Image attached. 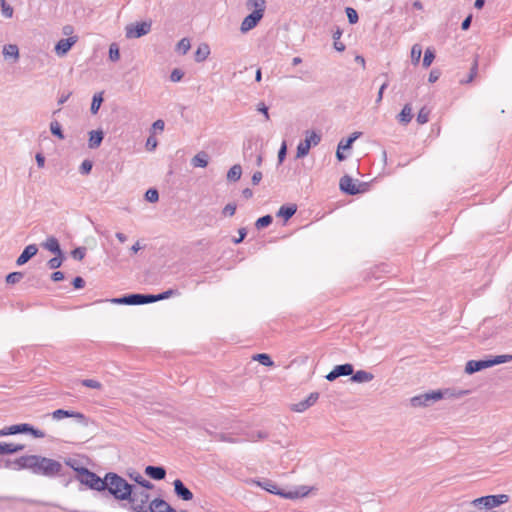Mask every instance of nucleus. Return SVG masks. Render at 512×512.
<instances>
[{"label": "nucleus", "mask_w": 512, "mask_h": 512, "mask_svg": "<svg viewBox=\"0 0 512 512\" xmlns=\"http://www.w3.org/2000/svg\"><path fill=\"white\" fill-rule=\"evenodd\" d=\"M5 466L13 470L27 469L37 475L53 477L62 470V464L54 459L39 455L21 456L14 461H6Z\"/></svg>", "instance_id": "1"}, {"label": "nucleus", "mask_w": 512, "mask_h": 512, "mask_svg": "<svg viewBox=\"0 0 512 512\" xmlns=\"http://www.w3.org/2000/svg\"><path fill=\"white\" fill-rule=\"evenodd\" d=\"M132 487L133 485L117 473L108 472L105 474L104 491L107 490L118 501H126L131 496Z\"/></svg>", "instance_id": "2"}, {"label": "nucleus", "mask_w": 512, "mask_h": 512, "mask_svg": "<svg viewBox=\"0 0 512 512\" xmlns=\"http://www.w3.org/2000/svg\"><path fill=\"white\" fill-rule=\"evenodd\" d=\"M248 9H253V12L247 15L240 26L242 33H246L257 26L259 21L263 18L266 8L265 0H248L246 2Z\"/></svg>", "instance_id": "3"}, {"label": "nucleus", "mask_w": 512, "mask_h": 512, "mask_svg": "<svg viewBox=\"0 0 512 512\" xmlns=\"http://www.w3.org/2000/svg\"><path fill=\"white\" fill-rule=\"evenodd\" d=\"M126 501L130 504L132 512H149L152 507L149 492L135 486L132 487L131 496Z\"/></svg>", "instance_id": "4"}, {"label": "nucleus", "mask_w": 512, "mask_h": 512, "mask_svg": "<svg viewBox=\"0 0 512 512\" xmlns=\"http://www.w3.org/2000/svg\"><path fill=\"white\" fill-rule=\"evenodd\" d=\"M512 361V355L511 354H505V355H497L494 357H491L489 359L484 360H470L466 363L465 366V372L467 374H473L475 372L481 371L483 369L511 362Z\"/></svg>", "instance_id": "5"}, {"label": "nucleus", "mask_w": 512, "mask_h": 512, "mask_svg": "<svg viewBox=\"0 0 512 512\" xmlns=\"http://www.w3.org/2000/svg\"><path fill=\"white\" fill-rule=\"evenodd\" d=\"M253 483H255L257 486L263 488L264 490H266L272 494L281 495L287 499H294V498L306 496L310 491V489L307 486H301L296 491H289L287 493H284V492L278 490L277 486L270 480L253 481Z\"/></svg>", "instance_id": "6"}, {"label": "nucleus", "mask_w": 512, "mask_h": 512, "mask_svg": "<svg viewBox=\"0 0 512 512\" xmlns=\"http://www.w3.org/2000/svg\"><path fill=\"white\" fill-rule=\"evenodd\" d=\"M76 479L92 490L102 492L105 486V477L100 478L96 473L86 469L80 471V475H76Z\"/></svg>", "instance_id": "7"}, {"label": "nucleus", "mask_w": 512, "mask_h": 512, "mask_svg": "<svg viewBox=\"0 0 512 512\" xmlns=\"http://www.w3.org/2000/svg\"><path fill=\"white\" fill-rule=\"evenodd\" d=\"M448 393H449L448 390H446L445 392H442L441 390L430 391V392L412 397L410 399V404L412 407H415V408L427 407V406L431 405L432 403L441 400Z\"/></svg>", "instance_id": "8"}, {"label": "nucleus", "mask_w": 512, "mask_h": 512, "mask_svg": "<svg viewBox=\"0 0 512 512\" xmlns=\"http://www.w3.org/2000/svg\"><path fill=\"white\" fill-rule=\"evenodd\" d=\"M508 500L509 497L506 494L488 495L473 500L472 504L476 507L483 506L487 509H491L508 502Z\"/></svg>", "instance_id": "9"}, {"label": "nucleus", "mask_w": 512, "mask_h": 512, "mask_svg": "<svg viewBox=\"0 0 512 512\" xmlns=\"http://www.w3.org/2000/svg\"><path fill=\"white\" fill-rule=\"evenodd\" d=\"M321 140V136L314 131L307 132L305 139L300 141L297 146V157H305L312 146L317 145Z\"/></svg>", "instance_id": "10"}, {"label": "nucleus", "mask_w": 512, "mask_h": 512, "mask_svg": "<svg viewBox=\"0 0 512 512\" xmlns=\"http://www.w3.org/2000/svg\"><path fill=\"white\" fill-rule=\"evenodd\" d=\"M151 30L150 22H137L126 26V37L129 39L140 38L148 34Z\"/></svg>", "instance_id": "11"}, {"label": "nucleus", "mask_w": 512, "mask_h": 512, "mask_svg": "<svg viewBox=\"0 0 512 512\" xmlns=\"http://www.w3.org/2000/svg\"><path fill=\"white\" fill-rule=\"evenodd\" d=\"M353 371H354V369H353L352 364L346 363V364L337 365L334 367V369L332 371H330L326 375V379L328 381H334L340 376H349V375L352 376Z\"/></svg>", "instance_id": "12"}, {"label": "nucleus", "mask_w": 512, "mask_h": 512, "mask_svg": "<svg viewBox=\"0 0 512 512\" xmlns=\"http://www.w3.org/2000/svg\"><path fill=\"white\" fill-rule=\"evenodd\" d=\"M78 41L77 36H70L68 38L61 39L55 45V53L58 56H64L68 53V51L75 45Z\"/></svg>", "instance_id": "13"}, {"label": "nucleus", "mask_w": 512, "mask_h": 512, "mask_svg": "<svg viewBox=\"0 0 512 512\" xmlns=\"http://www.w3.org/2000/svg\"><path fill=\"white\" fill-rule=\"evenodd\" d=\"M318 398H319V393L318 392H312V393H310V395L306 399H304V400H302V401H300L298 403L293 404L291 406V409L293 411L299 412V413L304 412L308 408L313 406L317 402Z\"/></svg>", "instance_id": "14"}, {"label": "nucleus", "mask_w": 512, "mask_h": 512, "mask_svg": "<svg viewBox=\"0 0 512 512\" xmlns=\"http://www.w3.org/2000/svg\"><path fill=\"white\" fill-rule=\"evenodd\" d=\"M361 135L360 132H354L347 139H342L338 144V149L336 152L337 160H344L345 155L343 154L344 150H348L351 148L353 142Z\"/></svg>", "instance_id": "15"}, {"label": "nucleus", "mask_w": 512, "mask_h": 512, "mask_svg": "<svg viewBox=\"0 0 512 512\" xmlns=\"http://www.w3.org/2000/svg\"><path fill=\"white\" fill-rule=\"evenodd\" d=\"M174 492L178 498L184 501H190L193 499V493L184 485L180 479H176L173 482Z\"/></svg>", "instance_id": "16"}, {"label": "nucleus", "mask_w": 512, "mask_h": 512, "mask_svg": "<svg viewBox=\"0 0 512 512\" xmlns=\"http://www.w3.org/2000/svg\"><path fill=\"white\" fill-rule=\"evenodd\" d=\"M144 294H130L121 298H114L111 301L117 304L141 305L144 304Z\"/></svg>", "instance_id": "17"}, {"label": "nucleus", "mask_w": 512, "mask_h": 512, "mask_svg": "<svg viewBox=\"0 0 512 512\" xmlns=\"http://www.w3.org/2000/svg\"><path fill=\"white\" fill-rule=\"evenodd\" d=\"M339 186L341 191L349 194V195H355L359 193V188L357 187L356 183L353 181V179L345 175L340 179Z\"/></svg>", "instance_id": "18"}, {"label": "nucleus", "mask_w": 512, "mask_h": 512, "mask_svg": "<svg viewBox=\"0 0 512 512\" xmlns=\"http://www.w3.org/2000/svg\"><path fill=\"white\" fill-rule=\"evenodd\" d=\"M52 417L55 420H61V419L66 418V417L67 418H75L79 422H83L85 420V416L82 413L76 412V411L64 410V409H57V410H55L52 413Z\"/></svg>", "instance_id": "19"}, {"label": "nucleus", "mask_w": 512, "mask_h": 512, "mask_svg": "<svg viewBox=\"0 0 512 512\" xmlns=\"http://www.w3.org/2000/svg\"><path fill=\"white\" fill-rule=\"evenodd\" d=\"M28 430H30V424L23 423V424H16L8 427H4L0 429V437L8 436V435H15L18 433H27Z\"/></svg>", "instance_id": "20"}, {"label": "nucleus", "mask_w": 512, "mask_h": 512, "mask_svg": "<svg viewBox=\"0 0 512 512\" xmlns=\"http://www.w3.org/2000/svg\"><path fill=\"white\" fill-rule=\"evenodd\" d=\"M38 252V247L35 244H30L24 248L20 256L16 260V264L21 266L28 262Z\"/></svg>", "instance_id": "21"}, {"label": "nucleus", "mask_w": 512, "mask_h": 512, "mask_svg": "<svg viewBox=\"0 0 512 512\" xmlns=\"http://www.w3.org/2000/svg\"><path fill=\"white\" fill-rule=\"evenodd\" d=\"M25 445L0 442V456L11 455L24 450Z\"/></svg>", "instance_id": "22"}, {"label": "nucleus", "mask_w": 512, "mask_h": 512, "mask_svg": "<svg viewBox=\"0 0 512 512\" xmlns=\"http://www.w3.org/2000/svg\"><path fill=\"white\" fill-rule=\"evenodd\" d=\"M149 512H176L169 503L161 498L152 500V507Z\"/></svg>", "instance_id": "23"}, {"label": "nucleus", "mask_w": 512, "mask_h": 512, "mask_svg": "<svg viewBox=\"0 0 512 512\" xmlns=\"http://www.w3.org/2000/svg\"><path fill=\"white\" fill-rule=\"evenodd\" d=\"M2 54L5 59H12L13 62L19 60V48L16 44H6L3 46Z\"/></svg>", "instance_id": "24"}, {"label": "nucleus", "mask_w": 512, "mask_h": 512, "mask_svg": "<svg viewBox=\"0 0 512 512\" xmlns=\"http://www.w3.org/2000/svg\"><path fill=\"white\" fill-rule=\"evenodd\" d=\"M145 474L154 480H162L166 476V470L160 466H147Z\"/></svg>", "instance_id": "25"}, {"label": "nucleus", "mask_w": 512, "mask_h": 512, "mask_svg": "<svg viewBox=\"0 0 512 512\" xmlns=\"http://www.w3.org/2000/svg\"><path fill=\"white\" fill-rule=\"evenodd\" d=\"M374 379V375L365 370H358L357 372H353L351 376V380L356 383H366L370 382Z\"/></svg>", "instance_id": "26"}, {"label": "nucleus", "mask_w": 512, "mask_h": 512, "mask_svg": "<svg viewBox=\"0 0 512 512\" xmlns=\"http://www.w3.org/2000/svg\"><path fill=\"white\" fill-rule=\"evenodd\" d=\"M297 211V206L295 204L292 205H283L277 212V217H282L284 220H289Z\"/></svg>", "instance_id": "27"}, {"label": "nucleus", "mask_w": 512, "mask_h": 512, "mask_svg": "<svg viewBox=\"0 0 512 512\" xmlns=\"http://www.w3.org/2000/svg\"><path fill=\"white\" fill-rule=\"evenodd\" d=\"M42 246L54 254L62 255L59 242L55 237L47 238V240L42 244Z\"/></svg>", "instance_id": "28"}, {"label": "nucleus", "mask_w": 512, "mask_h": 512, "mask_svg": "<svg viewBox=\"0 0 512 512\" xmlns=\"http://www.w3.org/2000/svg\"><path fill=\"white\" fill-rule=\"evenodd\" d=\"M210 55V47L208 44L203 43L198 46L196 52H195V61L200 63L205 61L208 56Z\"/></svg>", "instance_id": "29"}, {"label": "nucleus", "mask_w": 512, "mask_h": 512, "mask_svg": "<svg viewBox=\"0 0 512 512\" xmlns=\"http://www.w3.org/2000/svg\"><path fill=\"white\" fill-rule=\"evenodd\" d=\"M398 119L401 123L407 124L412 120V107L410 104H406L398 115Z\"/></svg>", "instance_id": "30"}, {"label": "nucleus", "mask_w": 512, "mask_h": 512, "mask_svg": "<svg viewBox=\"0 0 512 512\" xmlns=\"http://www.w3.org/2000/svg\"><path fill=\"white\" fill-rule=\"evenodd\" d=\"M103 132L102 131H91L89 137V147L96 148L98 147L103 140Z\"/></svg>", "instance_id": "31"}, {"label": "nucleus", "mask_w": 512, "mask_h": 512, "mask_svg": "<svg viewBox=\"0 0 512 512\" xmlns=\"http://www.w3.org/2000/svg\"><path fill=\"white\" fill-rule=\"evenodd\" d=\"M242 175V168L239 164H236L230 168L227 173V179L230 181H237Z\"/></svg>", "instance_id": "32"}, {"label": "nucleus", "mask_w": 512, "mask_h": 512, "mask_svg": "<svg viewBox=\"0 0 512 512\" xmlns=\"http://www.w3.org/2000/svg\"><path fill=\"white\" fill-rule=\"evenodd\" d=\"M102 102H103L102 92L95 93L92 98V103H91V108H90L92 114H96L99 111Z\"/></svg>", "instance_id": "33"}, {"label": "nucleus", "mask_w": 512, "mask_h": 512, "mask_svg": "<svg viewBox=\"0 0 512 512\" xmlns=\"http://www.w3.org/2000/svg\"><path fill=\"white\" fill-rule=\"evenodd\" d=\"M190 47V40L188 38H182L176 45V51L184 55L189 51Z\"/></svg>", "instance_id": "34"}, {"label": "nucleus", "mask_w": 512, "mask_h": 512, "mask_svg": "<svg viewBox=\"0 0 512 512\" xmlns=\"http://www.w3.org/2000/svg\"><path fill=\"white\" fill-rule=\"evenodd\" d=\"M131 477L133 478V480L135 482H137L141 486L140 488H143L145 490H149V489H152L154 487V485L150 481L144 479L142 477V475L139 474V473H137L135 476L131 475Z\"/></svg>", "instance_id": "35"}, {"label": "nucleus", "mask_w": 512, "mask_h": 512, "mask_svg": "<svg viewBox=\"0 0 512 512\" xmlns=\"http://www.w3.org/2000/svg\"><path fill=\"white\" fill-rule=\"evenodd\" d=\"M478 72V57L476 56L474 58L473 64L470 69V73L466 80H462L461 83L467 84L473 81V79L476 77Z\"/></svg>", "instance_id": "36"}, {"label": "nucleus", "mask_w": 512, "mask_h": 512, "mask_svg": "<svg viewBox=\"0 0 512 512\" xmlns=\"http://www.w3.org/2000/svg\"><path fill=\"white\" fill-rule=\"evenodd\" d=\"M253 360L260 362L264 366H272L274 364L271 357L265 353L254 355Z\"/></svg>", "instance_id": "37"}, {"label": "nucleus", "mask_w": 512, "mask_h": 512, "mask_svg": "<svg viewBox=\"0 0 512 512\" xmlns=\"http://www.w3.org/2000/svg\"><path fill=\"white\" fill-rule=\"evenodd\" d=\"M50 131L54 136L58 137L59 139H64V134L62 132L61 125L58 121H52L50 123Z\"/></svg>", "instance_id": "38"}, {"label": "nucleus", "mask_w": 512, "mask_h": 512, "mask_svg": "<svg viewBox=\"0 0 512 512\" xmlns=\"http://www.w3.org/2000/svg\"><path fill=\"white\" fill-rule=\"evenodd\" d=\"M65 464L67 466H69L70 468H72L77 473V475H80V471L82 469H86L85 467L80 466L79 460H77L75 458H68V459H66L65 460Z\"/></svg>", "instance_id": "39"}, {"label": "nucleus", "mask_w": 512, "mask_h": 512, "mask_svg": "<svg viewBox=\"0 0 512 512\" xmlns=\"http://www.w3.org/2000/svg\"><path fill=\"white\" fill-rule=\"evenodd\" d=\"M422 54L421 46L418 44L413 45L411 49V60L414 64H417L420 61Z\"/></svg>", "instance_id": "40"}, {"label": "nucleus", "mask_w": 512, "mask_h": 512, "mask_svg": "<svg viewBox=\"0 0 512 512\" xmlns=\"http://www.w3.org/2000/svg\"><path fill=\"white\" fill-rule=\"evenodd\" d=\"M430 111L426 107H422L417 114V122L419 124H425L429 120Z\"/></svg>", "instance_id": "41"}, {"label": "nucleus", "mask_w": 512, "mask_h": 512, "mask_svg": "<svg viewBox=\"0 0 512 512\" xmlns=\"http://www.w3.org/2000/svg\"><path fill=\"white\" fill-rule=\"evenodd\" d=\"M109 59L116 62L120 59V51L117 44L113 43L109 47Z\"/></svg>", "instance_id": "42"}, {"label": "nucleus", "mask_w": 512, "mask_h": 512, "mask_svg": "<svg viewBox=\"0 0 512 512\" xmlns=\"http://www.w3.org/2000/svg\"><path fill=\"white\" fill-rule=\"evenodd\" d=\"M273 221V218L271 215H265V216H262L260 217L257 221H256V227L258 229H261V228H264V227H267L268 225H270Z\"/></svg>", "instance_id": "43"}, {"label": "nucleus", "mask_w": 512, "mask_h": 512, "mask_svg": "<svg viewBox=\"0 0 512 512\" xmlns=\"http://www.w3.org/2000/svg\"><path fill=\"white\" fill-rule=\"evenodd\" d=\"M345 12L350 24H355L358 22V13L354 8L347 7Z\"/></svg>", "instance_id": "44"}, {"label": "nucleus", "mask_w": 512, "mask_h": 512, "mask_svg": "<svg viewBox=\"0 0 512 512\" xmlns=\"http://www.w3.org/2000/svg\"><path fill=\"white\" fill-rule=\"evenodd\" d=\"M23 278V273L21 272H12L7 275L6 282L8 284H16Z\"/></svg>", "instance_id": "45"}, {"label": "nucleus", "mask_w": 512, "mask_h": 512, "mask_svg": "<svg viewBox=\"0 0 512 512\" xmlns=\"http://www.w3.org/2000/svg\"><path fill=\"white\" fill-rule=\"evenodd\" d=\"M434 58H435L434 52L430 49H427L424 53L423 66L425 68H428L432 64Z\"/></svg>", "instance_id": "46"}, {"label": "nucleus", "mask_w": 512, "mask_h": 512, "mask_svg": "<svg viewBox=\"0 0 512 512\" xmlns=\"http://www.w3.org/2000/svg\"><path fill=\"white\" fill-rule=\"evenodd\" d=\"M145 198L149 202H157L159 199V193L156 189H148L145 193Z\"/></svg>", "instance_id": "47"}, {"label": "nucleus", "mask_w": 512, "mask_h": 512, "mask_svg": "<svg viewBox=\"0 0 512 512\" xmlns=\"http://www.w3.org/2000/svg\"><path fill=\"white\" fill-rule=\"evenodd\" d=\"M82 385L92 389H100L102 387V384L94 379H84L82 380Z\"/></svg>", "instance_id": "48"}, {"label": "nucleus", "mask_w": 512, "mask_h": 512, "mask_svg": "<svg viewBox=\"0 0 512 512\" xmlns=\"http://www.w3.org/2000/svg\"><path fill=\"white\" fill-rule=\"evenodd\" d=\"M85 254L86 248L84 247H78L71 252L72 257L79 261H81L85 257Z\"/></svg>", "instance_id": "49"}, {"label": "nucleus", "mask_w": 512, "mask_h": 512, "mask_svg": "<svg viewBox=\"0 0 512 512\" xmlns=\"http://www.w3.org/2000/svg\"><path fill=\"white\" fill-rule=\"evenodd\" d=\"M62 264V255H57L56 257L51 258L48 261V266L50 269H57Z\"/></svg>", "instance_id": "50"}, {"label": "nucleus", "mask_w": 512, "mask_h": 512, "mask_svg": "<svg viewBox=\"0 0 512 512\" xmlns=\"http://www.w3.org/2000/svg\"><path fill=\"white\" fill-rule=\"evenodd\" d=\"M184 76V72L181 69L175 68L170 74V80L172 82H179Z\"/></svg>", "instance_id": "51"}, {"label": "nucleus", "mask_w": 512, "mask_h": 512, "mask_svg": "<svg viewBox=\"0 0 512 512\" xmlns=\"http://www.w3.org/2000/svg\"><path fill=\"white\" fill-rule=\"evenodd\" d=\"M2 14L6 18H11L13 16V8L5 1L1 4Z\"/></svg>", "instance_id": "52"}, {"label": "nucleus", "mask_w": 512, "mask_h": 512, "mask_svg": "<svg viewBox=\"0 0 512 512\" xmlns=\"http://www.w3.org/2000/svg\"><path fill=\"white\" fill-rule=\"evenodd\" d=\"M164 127H165L164 121L161 119H158L152 124L151 131L153 134L156 132H162L164 130Z\"/></svg>", "instance_id": "53"}, {"label": "nucleus", "mask_w": 512, "mask_h": 512, "mask_svg": "<svg viewBox=\"0 0 512 512\" xmlns=\"http://www.w3.org/2000/svg\"><path fill=\"white\" fill-rule=\"evenodd\" d=\"M157 146V139L156 137L152 134L150 135L147 140H146V148L147 150H154Z\"/></svg>", "instance_id": "54"}, {"label": "nucleus", "mask_w": 512, "mask_h": 512, "mask_svg": "<svg viewBox=\"0 0 512 512\" xmlns=\"http://www.w3.org/2000/svg\"><path fill=\"white\" fill-rule=\"evenodd\" d=\"M235 211H236V205L229 203L224 207L223 214L226 216H233L235 214Z\"/></svg>", "instance_id": "55"}, {"label": "nucleus", "mask_w": 512, "mask_h": 512, "mask_svg": "<svg viewBox=\"0 0 512 512\" xmlns=\"http://www.w3.org/2000/svg\"><path fill=\"white\" fill-rule=\"evenodd\" d=\"M257 111L264 115L265 120H269L268 107L265 105V103H263V102L258 103L257 104Z\"/></svg>", "instance_id": "56"}, {"label": "nucleus", "mask_w": 512, "mask_h": 512, "mask_svg": "<svg viewBox=\"0 0 512 512\" xmlns=\"http://www.w3.org/2000/svg\"><path fill=\"white\" fill-rule=\"evenodd\" d=\"M91 169H92V162H82V164L79 168V171L81 174L86 175V174L90 173Z\"/></svg>", "instance_id": "57"}, {"label": "nucleus", "mask_w": 512, "mask_h": 512, "mask_svg": "<svg viewBox=\"0 0 512 512\" xmlns=\"http://www.w3.org/2000/svg\"><path fill=\"white\" fill-rule=\"evenodd\" d=\"M27 433H31L35 438H44L45 437V433L42 430L35 429L31 425H30V430H28Z\"/></svg>", "instance_id": "58"}, {"label": "nucleus", "mask_w": 512, "mask_h": 512, "mask_svg": "<svg viewBox=\"0 0 512 512\" xmlns=\"http://www.w3.org/2000/svg\"><path fill=\"white\" fill-rule=\"evenodd\" d=\"M388 87V82L385 81L379 88V91H378V95H377V99H376V103H380L383 99V93L385 91V89Z\"/></svg>", "instance_id": "59"}, {"label": "nucleus", "mask_w": 512, "mask_h": 512, "mask_svg": "<svg viewBox=\"0 0 512 512\" xmlns=\"http://www.w3.org/2000/svg\"><path fill=\"white\" fill-rule=\"evenodd\" d=\"M144 304L153 303L156 301H160L159 294L157 295H151V294H144Z\"/></svg>", "instance_id": "60"}, {"label": "nucleus", "mask_w": 512, "mask_h": 512, "mask_svg": "<svg viewBox=\"0 0 512 512\" xmlns=\"http://www.w3.org/2000/svg\"><path fill=\"white\" fill-rule=\"evenodd\" d=\"M286 151H287V147H286L285 142H283L278 151L277 160H284L286 157Z\"/></svg>", "instance_id": "61"}, {"label": "nucleus", "mask_w": 512, "mask_h": 512, "mask_svg": "<svg viewBox=\"0 0 512 512\" xmlns=\"http://www.w3.org/2000/svg\"><path fill=\"white\" fill-rule=\"evenodd\" d=\"M85 285V281L82 277H76L74 278L73 280V286L76 288V289H81L83 288Z\"/></svg>", "instance_id": "62"}, {"label": "nucleus", "mask_w": 512, "mask_h": 512, "mask_svg": "<svg viewBox=\"0 0 512 512\" xmlns=\"http://www.w3.org/2000/svg\"><path fill=\"white\" fill-rule=\"evenodd\" d=\"M440 77V72L437 70H432L429 74L428 81L430 83L436 82Z\"/></svg>", "instance_id": "63"}, {"label": "nucleus", "mask_w": 512, "mask_h": 512, "mask_svg": "<svg viewBox=\"0 0 512 512\" xmlns=\"http://www.w3.org/2000/svg\"><path fill=\"white\" fill-rule=\"evenodd\" d=\"M62 33L65 35V36H74L73 33H74V28L72 25H65L63 26L62 28Z\"/></svg>", "instance_id": "64"}]
</instances>
